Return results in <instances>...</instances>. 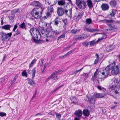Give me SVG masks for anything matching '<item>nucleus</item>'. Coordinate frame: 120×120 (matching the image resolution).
<instances>
[{
    "label": "nucleus",
    "mask_w": 120,
    "mask_h": 120,
    "mask_svg": "<svg viewBox=\"0 0 120 120\" xmlns=\"http://www.w3.org/2000/svg\"><path fill=\"white\" fill-rule=\"evenodd\" d=\"M109 4L112 7H115L116 6V3L115 0H112L109 2Z\"/></svg>",
    "instance_id": "nucleus-24"
},
{
    "label": "nucleus",
    "mask_w": 120,
    "mask_h": 120,
    "mask_svg": "<svg viewBox=\"0 0 120 120\" xmlns=\"http://www.w3.org/2000/svg\"><path fill=\"white\" fill-rule=\"evenodd\" d=\"M87 5L89 9H90L93 7V3L92 1L91 0H87L86 1Z\"/></svg>",
    "instance_id": "nucleus-20"
},
{
    "label": "nucleus",
    "mask_w": 120,
    "mask_h": 120,
    "mask_svg": "<svg viewBox=\"0 0 120 120\" xmlns=\"http://www.w3.org/2000/svg\"><path fill=\"white\" fill-rule=\"evenodd\" d=\"M43 114H44L42 112H41L37 114H36L35 115V116H39Z\"/></svg>",
    "instance_id": "nucleus-47"
},
{
    "label": "nucleus",
    "mask_w": 120,
    "mask_h": 120,
    "mask_svg": "<svg viewBox=\"0 0 120 120\" xmlns=\"http://www.w3.org/2000/svg\"><path fill=\"white\" fill-rule=\"evenodd\" d=\"M88 74V73H84L83 74V76H86L85 78L84 79V80H85L89 76Z\"/></svg>",
    "instance_id": "nucleus-45"
},
{
    "label": "nucleus",
    "mask_w": 120,
    "mask_h": 120,
    "mask_svg": "<svg viewBox=\"0 0 120 120\" xmlns=\"http://www.w3.org/2000/svg\"><path fill=\"white\" fill-rule=\"evenodd\" d=\"M33 42L37 44H40L43 42V41L40 40H35V39H33Z\"/></svg>",
    "instance_id": "nucleus-25"
},
{
    "label": "nucleus",
    "mask_w": 120,
    "mask_h": 120,
    "mask_svg": "<svg viewBox=\"0 0 120 120\" xmlns=\"http://www.w3.org/2000/svg\"><path fill=\"white\" fill-rule=\"evenodd\" d=\"M116 62L114 61L111 64V65H113L112 68L110 67L111 69V73L112 75H116L118 74L120 72L119 68L120 66L119 65H117L116 66H115L116 64Z\"/></svg>",
    "instance_id": "nucleus-3"
},
{
    "label": "nucleus",
    "mask_w": 120,
    "mask_h": 120,
    "mask_svg": "<svg viewBox=\"0 0 120 120\" xmlns=\"http://www.w3.org/2000/svg\"><path fill=\"white\" fill-rule=\"evenodd\" d=\"M6 33L2 31L1 32V39L2 41H7V39Z\"/></svg>",
    "instance_id": "nucleus-16"
},
{
    "label": "nucleus",
    "mask_w": 120,
    "mask_h": 120,
    "mask_svg": "<svg viewBox=\"0 0 120 120\" xmlns=\"http://www.w3.org/2000/svg\"><path fill=\"white\" fill-rule=\"evenodd\" d=\"M11 26V25H6L2 26L1 28L3 29H4L6 30H10Z\"/></svg>",
    "instance_id": "nucleus-23"
},
{
    "label": "nucleus",
    "mask_w": 120,
    "mask_h": 120,
    "mask_svg": "<svg viewBox=\"0 0 120 120\" xmlns=\"http://www.w3.org/2000/svg\"><path fill=\"white\" fill-rule=\"evenodd\" d=\"M82 37L81 36H79L78 37H77L76 38V40H79V39L81 40L82 39Z\"/></svg>",
    "instance_id": "nucleus-53"
},
{
    "label": "nucleus",
    "mask_w": 120,
    "mask_h": 120,
    "mask_svg": "<svg viewBox=\"0 0 120 120\" xmlns=\"http://www.w3.org/2000/svg\"><path fill=\"white\" fill-rule=\"evenodd\" d=\"M40 10V11H36V9H33L31 12V15L35 19H38L40 18L41 14V12L43 11L42 8V7H40L38 8Z\"/></svg>",
    "instance_id": "nucleus-4"
},
{
    "label": "nucleus",
    "mask_w": 120,
    "mask_h": 120,
    "mask_svg": "<svg viewBox=\"0 0 120 120\" xmlns=\"http://www.w3.org/2000/svg\"><path fill=\"white\" fill-rule=\"evenodd\" d=\"M82 0H76V5L80 9H81L82 8Z\"/></svg>",
    "instance_id": "nucleus-18"
},
{
    "label": "nucleus",
    "mask_w": 120,
    "mask_h": 120,
    "mask_svg": "<svg viewBox=\"0 0 120 120\" xmlns=\"http://www.w3.org/2000/svg\"><path fill=\"white\" fill-rule=\"evenodd\" d=\"M19 27L23 29H25V30L26 29V26L25 25V23L23 22L19 25Z\"/></svg>",
    "instance_id": "nucleus-28"
},
{
    "label": "nucleus",
    "mask_w": 120,
    "mask_h": 120,
    "mask_svg": "<svg viewBox=\"0 0 120 120\" xmlns=\"http://www.w3.org/2000/svg\"><path fill=\"white\" fill-rule=\"evenodd\" d=\"M106 112V110L105 109H102V112L104 114Z\"/></svg>",
    "instance_id": "nucleus-62"
},
{
    "label": "nucleus",
    "mask_w": 120,
    "mask_h": 120,
    "mask_svg": "<svg viewBox=\"0 0 120 120\" xmlns=\"http://www.w3.org/2000/svg\"><path fill=\"white\" fill-rule=\"evenodd\" d=\"M73 50H71V51H69L68 52L64 55L65 56V57L68 56L69 54H71L72 52H73Z\"/></svg>",
    "instance_id": "nucleus-40"
},
{
    "label": "nucleus",
    "mask_w": 120,
    "mask_h": 120,
    "mask_svg": "<svg viewBox=\"0 0 120 120\" xmlns=\"http://www.w3.org/2000/svg\"><path fill=\"white\" fill-rule=\"evenodd\" d=\"M49 77L51 79H53L55 80L58 79L57 76H56L53 73Z\"/></svg>",
    "instance_id": "nucleus-33"
},
{
    "label": "nucleus",
    "mask_w": 120,
    "mask_h": 120,
    "mask_svg": "<svg viewBox=\"0 0 120 120\" xmlns=\"http://www.w3.org/2000/svg\"><path fill=\"white\" fill-rule=\"evenodd\" d=\"M60 32L58 31L57 30H56L54 31H52L51 34L49 35V36L52 38H54V35H56L60 34Z\"/></svg>",
    "instance_id": "nucleus-15"
},
{
    "label": "nucleus",
    "mask_w": 120,
    "mask_h": 120,
    "mask_svg": "<svg viewBox=\"0 0 120 120\" xmlns=\"http://www.w3.org/2000/svg\"><path fill=\"white\" fill-rule=\"evenodd\" d=\"M50 13H51L50 12L49 13L48 12L47 14L46 15L48 17H50L51 16V15L50 14Z\"/></svg>",
    "instance_id": "nucleus-64"
},
{
    "label": "nucleus",
    "mask_w": 120,
    "mask_h": 120,
    "mask_svg": "<svg viewBox=\"0 0 120 120\" xmlns=\"http://www.w3.org/2000/svg\"><path fill=\"white\" fill-rule=\"evenodd\" d=\"M104 96V95L98 93H95L94 94L93 96L96 98H100L103 97Z\"/></svg>",
    "instance_id": "nucleus-19"
},
{
    "label": "nucleus",
    "mask_w": 120,
    "mask_h": 120,
    "mask_svg": "<svg viewBox=\"0 0 120 120\" xmlns=\"http://www.w3.org/2000/svg\"><path fill=\"white\" fill-rule=\"evenodd\" d=\"M34 29L35 30H36V31L38 32V34H40L41 33L42 34L46 35L47 37L49 34V31L45 28L39 27L38 29L35 28Z\"/></svg>",
    "instance_id": "nucleus-5"
},
{
    "label": "nucleus",
    "mask_w": 120,
    "mask_h": 120,
    "mask_svg": "<svg viewBox=\"0 0 120 120\" xmlns=\"http://www.w3.org/2000/svg\"><path fill=\"white\" fill-rule=\"evenodd\" d=\"M79 31L76 29H73L71 30V32L72 33L75 34Z\"/></svg>",
    "instance_id": "nucleus-42"
},
{
    "label": "nucleus",
    "mask_w": 120,
    "mask_h": 120,
    "mask_svg": "<svg viewBox=\"0 0 120 120\" xmlns=\"http://www.w3.org/2000/svg\"><path fill=\"white\" fill-rule=\"evenodd\" d=\"M117 88V87L114 85H112L109 87V89H111V90H115L114 91V93L116 94H118V91L116 90Z\"/></svg>",
    "instance_id": "nucleus-17"
},
{
    "label": "nucleus",
    "mask_w": 120,
    "mask_h": 120,
    "mask_svg": "<svg viewBox=\"0 0 120 120\" xmlns=\"http://www.w3.org/2000/svg\"><path fill=\"white\" fill-rule=\"evenodd\" d=\"M28 73L30 74H32V79H33L35 77V74L36 73V68L34 67L33 68L32 70L31 71L30 70H28Z\"/></svg>",
    "instance_id": "nucleus-9"
},
{
    "label": "nucleus",
    "mask_w": 120,
    "mask_h": 120,
    "mask_svg": "<svg viewBox=\"0 0 120 120\" xmlns=\"http://www.w3.org/2000/svg\"><path fill=\"white\" fill-rule=\"evenodd\" d=\"M81 117H78V116L77 117H76L75 119L74 120H80L79 119Z\"/></svg>",
    "instance_id": "nucleus-60"
},
{
    "label": "nucleus",
    "mask_w": 120,
    "mask_h": 120,
    "mask_svg": "<svg viewBox=\"0 0 120 120\" xmlns=\"http://www.w3.org/2000/svg\"><path fill=\"white\" fill-rule=\"evenodd\" d=\"M14 15H9L8 16V17L9 18L10 20H11V19L13 20V19H14Z\"/></svg>",
    "instance_id": "nucleus-46"
},
{
    "label": "nucleus",
    "mask_w": 120,
    "mask_h": 120,
    "mask_svg": "<svg viewBox=\"0 0 120 120\" xmlns=\"http://www.w3.org/2000/svg\"><path fill=\"white\" fill-rule=\"evenodd\" d=\"M74 114L78 117H81L82 115V111L80 109L76 110L74 113Z\"/></svg>",
    "instance_id": "nucleus-12"
},
{
    "label": "nucleus",
    "mask_w": 120,
    "mask_h": 120,
    "mask_svg": "<svg viewBox=\"0 0 120 120\" xmlns=\"http://www.w3.org/2000/svg\"><path fill=\"white\" fill-rule=\"evenodd\" d=\"M66 33V32L65 31L61 35L58 37L57 40L58 41L62 38H64L65 37V34Z\"/></svg>",
    "instance_id": "nucleus-30"
},
{
    "label": "nucleus",
    "mask_w": 120,
    "mask_h": 120,
    "mask_svg": "<svg viewBox=\"0 0 120 120\" xmlns=\"http://www.w3.org/2000/svg\"><path fill=\"white\" fill-rule=\"evenodd\" d=\"M19 10L18 9L17 10L15 9L14 10H12V11L14 12V13H16L18 12V11H19Z\"/></svg>",
    "instance_id": "nucleus-61"
},
{
    "label": "nucleus",
    "mask_w": 120,
    "mask_h": 120,
    "mask_svg": "<svg viewBox=\"0 0 120 120\" xmlns=\"http://www.w3.org/2000/svg\"><path fill=\"white\" fill-rule=\"evenodd\" d=\"M63 22L64 23L65 26L66 23L67 22V19H64L62 20Z\"/></svg>",
    "instance_id": "nucleus-55"
},
{
    "label": "nucleus",
    "mask_w": 120,
    "mask_h": 120,
    "mask_svg": "<svg viewBox=\"0 0 120 120\" xmlns=\"http://www.w3.org/2000/svg\"><path fill=\"white\" fill-rule=\"evenodd\" d=\"M48 114L51 115L53 116H54V112L53 111H51V112H49Z\"/></svg>",
    "instance_id": "nucleus-52"
},
{
    "label": "nucleus",
    "mask_w": 120,
    "mask_h": 120,
    "mask_svg": "<svg viewBox=\"0 0 120 120\" xmlns=\"http://www.w3.org/2000/svg\"><path fill=\"white\" fill-rule=\"evenodd\" d=\"M99 60L98 59H96L94 61V64H97Z\"/></svg>",
    "instance_id": "nucleus-63"
},
{
    "label": "nucleus",
    "mask_w": 120,
    "mask_h": 120,
    "mask_svg": "<svg viewBox=\"0 0 120 120\" xmlns=\"http://www.w3.org/2000/svg\"><path fill=\"white\" fill-rule=\"evenodd\" d=\"M4 81V78H2L0 79V83H2Z\"/></svg>",
    "instance_id": "nucleus-57"
},
{
    "label": "nucleus",
    "mask_w": 120,
    "mask_h": 120,
    "mask_svg": "<svg viewBox=\"0 0 120 120\" xmlns=\"http://www.w3.org/2000/svg\"><path fill=\"white\" fill-rule=\"evenodd\" d=\"M52 5H51V7L49 9L50 12L51 13H52L54 12V10L52 7Z\"/></svg>",
    "instance_id": "nucleus-48"
},
{
    "label": "nucleus",
    "mask_w": 120,
    "mask_h": 120,
    "mask_svg": "<svg viewBox=\"0 0 120 120\" xmlns=\"http://www.w3.org/2000/svg\"><path fill=\"white\" fill-rule=\"evenodd\" d=\"M6 37H7V39H9L11 37V36L12 35V33L11 32L8 33H6Z\"/></svg>",
    "instance_id": "nucleus-36"
},
{
    "label": "nucleus",
    "mask_w": 120,
    "mask_h": 120,
    "mask_svg": "<svg viewBox=\"0 0 120 120\" xmlns=\"http://www.w3.org/2000/svg\"><path fill=\"white\" fill-rule=\"evenodd\" d=\"M88 42L85 41L83 42V45L84 46H88Z\"/></svg>",
    "instance_id": "nucleus-44"
},
{
    "label": "nucleus",
    "mask_w": 120,
    "mask_h": 120,
    "mask_svg": "<svg viewBox=\"0 0 120 120\" xmlns=\"http://www.w3.org/2000/svg\"><path fill=\"white\" fill-rule=\"evenodd\" d=\"M31 5L34 6H41V4L38 1H35L32 2Z\"/></svg>",
    "instance_id": "nucleus-14"
},
{
    "label": "nucleus",
    "mask_w": 120,
    "mask_h": 120,
    "mask_svg": "<svg viewBox=\"0 0 120 120\" xmlns=\"http://www.w3.org/2000/svg\"><path fill=\"white\" fill-rule=\"evenodd\" d=\"M54 24L56 26H58V24H59V22L60 21L58 17H56L54 20Z\"/></svg>",
    "instance_id": "nucleus-32"
},
{
    "label": "nucleus",
    "mask_w": 120,
    "mask_h": 120,
    "mask_svg": "<svg viewBox=\"0 0 120 120\" xmlns=\"http://www.w3.org/2000/svg\"><path fill=\"white\" fill-rule=\"evenodd\" d=\"M97 77V75L94 74L92 76L91 80L94 82L95 81V80Z\"/></svg>",
    "instance_id": "nucleus-39"
},
{
    "label": "nucleus",
    "mask_w": 120,
    "mask_h": 120,
    "mask_svg": "<svg viewBox=\"0 0 120 120\" xmlns=\"http://www.w3.org/2000/svg\"><path fill=\"white\" fill-rule=\"evenodd\" d=\"M35 28H33L30 29L29 31L30 34L31 36H32V40L33 41V39L35 40H37L38 38V35L37 34H34V32L36 31V30H35Z\"/></svg>",
    "instance_id": "nucleus-7"
},
{
    "label": "nucleus",
    "mask_w": 120,
    "mask_h": 120,
    "mask_svg": "<svg viewBox=\"0 0 120 120\" xmlns=\"http://www.w3.org/2000/svg\"><path fill=\"white\" fill-rule=\"evenodd\" d=\"M90 98L89 97L87 96V95L86 96V98H84V100L86 101H89V100H90Z\"/></svg>",
    "instance_id": "nucleus-51"
},
{
    "label": "nucleus",
    "mask_w": 120,
    "mask_h": 120,
    "mask_svg": "<svg viewBox=\"0 0 120 120\" xmlns=\"http://www.w3.org/2000/svg\"><path fill=\"white\" fill-rule=\"evenodd\" d=\"M70 99L72 103H74V104H77V99L75 97H71L70 98Z\"/></svg>",
    "instance_id": "nucleus-22"
},
{
    "label": "nucleus",
    "mask_w": 120,
    "mask_h": 120,
    "mask_svg": "<svg viewBox=\"0 0 120 120\" xmlns=\"http://www.w3.org/2000/svg\"><path fill=\"white\" fill-rule=\"evenodd\" d=\"M7 114L6 113L4 112H0V116L1 117L6 116Z\"/></svg>",
    "instance_id": "nucleus-43"
},
{
    "label": "nucleus",
    "mask_w": 120,
    "mask_h": 120,
    "mask_svg": "<svg viewBox=\"0 0 120 120\" xmlns=\"http://www.w3.org/2000/svg\"><path fill=\"white\" fill-rule=\"evenodd\" d=\"M55 114L56 115V117L57 118H58L59 119H60L61 116L60 114L56 112H55Z\"/></svg>",
    "instance_id": "nucleus-38"
},
{
    "label": "nucleus",
    "mask_w": 120,
    "mask_h": 120,
    "mask_svg": "<svg viewBox=\"0 0 120 120\" xmlns=\"http://www.w3.org/2000/svg\"><path fill=\"white\" fill-rule=\"evenodd\" d=\"M114 21L112 20H107L106 21L107 25L110 27Z\"/></svg>",
    "instance_id": "nucleus-29"
},
{
    "label": "nucleus",
    "mask_w": 120,
    "mask_h": 120,
    "mask_svg": "<svg viewBox=\"0 0 120 120\" xmlns=\"http://www.w3.org/2000/svg\"><path fill=\"white\" fill-rule=\"evenodd\" d=\"M72 7L70 9L69 13L68 14L67 13L68 11L67 9L61 7H58L57 9V13L58 15L61 16L64 14L69 17H71L72 16Z\"/></svg>",
    "instance_id": "nucleus-1"
},
{
    "label": "nucleus",
    "mask_w": 120,
    "mask_h": 120,
    "mask_svg": "<svg viewBox=\"0 0 120 120\" xmlns=\"http://www.w3.org/2000/svg\"><path fill=\"white\" fill-rule=\"evenodd\" d=\"M112 47V46L110 45L108 47L107 49H109L108 50H111L112 49V48H111V47Z\"/></svg>",
    "instance_id": "nucleus-58"
},
{
    "label": "nucleus",
    "mask_w": 120,
    "mask_h": 120,
    "mask_svg": "<svg viewBox=\"0 0 120 120\" xmlns=\"http://www.w3.org/2000/svg\"><path fill=\"white\" fill-rule=\"evenodd\" d=\"M117 25V24L114 21L110 27V28L107 29V31H109V33L116 31L118 28Z\"/></svg>",
    "instance_id": "nucleus-6"
},
{
    "label": "nucleus",
    "mask_w": 120,
    "mask_h": 120,
    "mask_svg": "<svg viewBox=\"0 0 120 120\" xmlns=\"http://www.w3.org/2000/svg\"><path fill=\"white\" fill-rule=\"evenodd\" d=\"M36 60L35 59H34L32 60L30 64H29V67H32L34 65V63L36 62Z\"/></svg>",
    "instance_id": "nucleus-35"
},
{
    "label": "nucleus",
    "mask_w": 120,
    "mask_h": 120,
    "mask_svg": "<svg viewBox=\"0 0 120 120\" xmlns=\"http://www.w3.org/2000/svg\"><path fill=\"white\" fill-rule=\"evenodd\" d=\"M61 71V70H58L57 71H56L54 72L53 73L54 74V75L56 76L57 75H58L59 73V72Z\"/></svg>",
    "instance_id": "nucleus-41"
},
{
    "label": "nucleus",
    "mask_w": 120,
    "mask_h": 120,
    "mask_svg": "<svg viewBox=\"0 0 120 120\" xmlns=\"http://www.w3.org/2000/svg\"><path fill=\"white\" fill-rule=\"evenodd\" d=\"M90 108V110L88 109H84L83 110V114L84 116H88L90 115V112L91 111V110H92L91 108Z\"/></svg>",
    "instance_id": "nucleus-10"
},
{
    "label": "nucleus",
    "mask_w": 120,
    "mask_h": 120,
    "mask_svg": "<svg viewBox=\"0 0 120 120\" xmlns=\"http://www.w3.org/2000/svg\"><path fill=\"white\" fill-rule=\"evenodd\" d=\"M65 4V0H60L58 2V5L60 6H63Z\"/></svg>",
    "instance_id": "nucleus-26"
},
{
    "label": "nucleus",
    "mask_w": 120,
    "mask_h": 120,
    "mask_svg": "<svg viewBox=\"0 0 120 120\" xmlns=\"http://www.w3.org/2000/svg\"><path fill=\"white\" fill-rule=\"evenodd\" d=\"M116 10L112 9V11L111 12L109 15L113 17L115 16L116 13Z\"/></svg>",
    "instance_id": "nucleus-31"
},
{
    "label": "nucleus",
    "mask_w": 120,
    "mask_h": 120,
    "mask_svg": "<svg viewBox=\"0 0 120 120\" xmlns=\"http://www.w3.org/2000/svg\"><path fill=\"white\" fill-rule=\"evenodd\" d=\"M109 6L107 4L103 3L101 6L102 10L104 11L107 10L109 9Z\"/></svg>",
    "instance_id": "nucleus-11"
},
{
    "label": "nucleus",
    "mask_w": 120,
    "mask_h": 120,
    "mask_svg": "<svg viewBox=\"0 0 120 120\" xmlns=\"http://www.w3.org/2000/svg\"><path fill=\"white\" fill-rule=\"evenodd\" d=\"M20 32L18 30H17L16 32V33L14 34V36H15V35H18L19 34H20Z\"/></svg>",
    "instance_id": "nucleus-49"
},
{
    "label": "nucleus",
    "mask_w": 120,
    "mask_h": 120,
    "mask_svg": "<svg viewBox=\"0 0 120 120\" xmlns=\"http://www.w3.org/2000/svg\"><path fill=\"white\" fill-rule=\"evenodd\" d=\"M44 60V59H41V62L40 64V67L41 66H42V65H43V62Z\"/></svg>",
    "instance_id": "nucleus-59"
},
{
    "label": "nucleus",
    "mask_w": 120,
    "mask_h": 120,
    "mask_svg": "<svg viewBox=\"0 0 120 120\" xmlns=\"http://www.w3.org/2000/svg\"><path fill=\"white\" fill-rule=\"evenodd\" d=\"M100 30L98 29H90L89 28L85 27L84 29V31H87L89 32H94L96 31H99Z\"/></svg>",
    "instance_id": "nucleus-13"
},
{
    "label": "nucleus",
    "mask_w": 120,
    "mask_h": 120,
    "mask_svg": "<svg viewBox=\"0 0 120 120\" xmlns=\"http://www.w3.org/2000/svg\"><path fill=\"white\" fill-rule=\"evenodd\" d=\"M82 14H79L78 16L77 17V18L78 19H80L82 17Z\"/></svg>",
    "instance_id": "nucleus-50"
},
{
    "label": "nucleus",
    "mask_w": 120,
    "mask_h": 120,
    "mask_svg": "<svg viewBox=\"0 0 120 120\" xmlns=\"http://www.w3.org/2000/svg\"><path fill=\"white\" fill-rule=\"evenodd\" d=\"M86 24L89 25L91 23L92 20L90 18L87 19H86Z\"/></svg>",
    "instance_id": "nucleus-34"
},
{
    "label": "nucleus",
    "mask_w": 120,
    "mask_h": 120,
    "mask_svg": "<svg viewBox=\"0 0 120 120\" xmlns=\"http://www.w3.org/2000/svg\"><path fill=\"white\" fill-rule=\"evenodd\" d=\"M16 79V78L15 77L13 79V80L11 82V84L12 85H13L14 84V82L15 81Z\"/></svg>",
    "instance_id": "nucleus-54"
},
{
    "label": "nucleus",
    "mask_w": 120,
    "mask_h": 120,
    "mask_svg": "<svg viewBox=\"0 0 120 120\" xmlns=\"http://www.w3.org/2000/svg\"><path fill=\"white\" fill-rule=\"evenodd\" d=\"M22 76H25L26 77H27V73L26 72L25 70L22 72Z\"/></svg>",
    "instance_id": "nucleus-37"
},
{
    "label": "nucleus",
    "mask_w": 120,
    "mask_h": 120,
    "mask_svg": "<svg viewBox=\"0 0 120 120\" xmlns=\"http://www.w3.org/2000/svg\"><path fill=\"white\" fill-rule=\"evenodd\" d=\"M28 83L30 85L34 86L35 84V83L32 79H27Z\"/></svg>",
    "instance_id": "nucleus-21"
},
{
    "label": "nucleus",
    "mask_w": 120,
    "mask_h": 120,
    "mask_svg": "<svg viewBox=\"0 0 120 120\" xmlns=\"http://www.w3.org/2000/svg\"><path fill=\"white\" fill-rule=\"evenodd\" d=\"M104 36H102L101 39H98L96 42H95V40H93L90 42V45L91 46H94L95 45L96 42H98L99 41L102 40V39L106 38V34L104 33L102 34Z\"/></svg>",
    "instance_id": "nucleus-8"
},
{
    "label": "nucleus",
    "mask_w": 120,
    "mask_h": 120,
    "mask_svg": "<svg viewBox=\"0 0 120 120\" xmlns=\"http://www.w3.org/2000/svg\"><path fill=\"white\" fill-rule=\"evenodd\" d=\"M18 27V26L16 25H14V28L13 30V31H15V30Z\"/></svg>",
    "instance_id": "nucleus-56"
},
{
    "label": "nucleus",
    "mask_w": 120,
    "mask_h": 120,
    "mask_svg": "<svg viewBox=\"0 0 120 120\" xmlns=\"http://www.w3.org/2000/svg\"><path fill=\"white\" fill-rule=\"evenodd\" d=\"M96 100L95 98L93 96L91 97V98H90L89 101L90 102L91 104H94L95 103Z\"/></svg>",
    "instance_id": "nucleus-27"
},
{
    "label": "nucleus",
    "mask_w": 120,
    "mask_h": 120,
    "mask_svg": "<svg viewBox=\"0 0 120 120\" xmlns=\"http://www.w3.org/2000/svg\"><path fill=\"white\" fill-rule=\"evenodd\" d=\"M111 69L110 65L107 66V67L103 71L101 72L102 75L101 77H98V75H97V78L98 79H104L107 78L108 75L109 74L110 72L111 71Z\"/></svg>",
    "instance_id": "nucleus-2"
}]
</instances>
